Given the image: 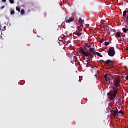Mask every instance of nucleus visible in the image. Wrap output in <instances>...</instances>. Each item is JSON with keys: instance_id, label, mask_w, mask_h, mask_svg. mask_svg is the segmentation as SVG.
Here are the masks:
<instances>
[{"instance_id": "nucleus-1", "label": "nucleus", "mask_w": 128, "mask_h": 128, "mask_svg": "<svg viewBox=\"0 0 128 128\" xmlns=\"http://www.w3.org/2000/svg\"><path fill=\"white\" fill-rule=\"evenodd\" d=\"M112 90H113V92H108L107 94L108 96H109L110 100H114L116 98V94H118V88H116V87L112 86Z\"/></svg>"}, {"instance_id": "nucleus-2", "label": "nucleus", "mask_w": 128, "mask_h": 128, "mask_svg": "<svg viewBox=\"0 0 128 128\" xmlns=\"http://www.w3.org/2000/svg\"><path fill=\"white\" fill-rule=\"evenodd\" d=\"M80 52H81V54H83L84 56L88 57V56H92V58H94V55H92V53L87 52H85L84 50L82 48H80Z\"/></svg>"}, {"instance_id": "nucleus-3", "label": "nucleus", "mask_w": 128, "mask_h": 128, "mask_svg": "<svg viewBox=\"0 0 128 128\" xmlns=\"http://www.w3.org/2000/svg\"><path fill=\"white\" fill-rule=\"evenodd\" d=\"M114 54H116L114 48L110 47L108 51V56H114Z\"/></svg>"}, {"instance_id": "nucleus-4", "label": "nucleus", "mask_w": 128, "mask_h": 128, "mask_svg": "<svg viewBox=\"0 0 128 128\" xmlns=\"http://www.w3.org/2000/svg\"><path fill=\"white\" fill-rule=\"evenodd\" d=\"M113 84H114L116 88H118V86H120V78H116L114 80Z\"/></svg>"}, {"instance_id": "nucleus-5", "label": "nucleus", "mask_w": 128, "mask_h": 128, "mask_svg": "<svg viewBox=\"0 0 128 128\" xmlns=\"http://www.w3.org/2000/svg\"><path fill=\"white\" fill-rule=\"evenodd\" d=\"M74 16L70 18L69 16H66V18H65L66 22H74Z\"/></svg>"}, {"instance_id": "nucleus-6", "label": "nucleus", "mask_w": 128, "mask_h": 128, "mask_svg": "<svg viewBox=\"0 0 128 128\" xmlns=\"http://www.w3.org/2000/svg\"><path fill=\"white\" fill-rule=\"evenodd\" d=\"M104 62L106 64H108L109 66H114V62L110 60H108Z\"/></svg>"}, {"instance_id": "nucleus-7", "label": "nucleus", "mask_w": 128, "mask_h": 128, "mask_svg": "<svg viewBox=\"0 0 128 128\" xmlns=\"http://www.w3.org/2000/svg\"><path fill=\"white\" fill-rule=\"evenodd\" d=\"M112 112L113 116H118V108H116V110H112Z\"/></svg>"}, {"instance_id": "nucleus-8", "label": "nucleus", "mask_w": 128, "mask_h": 128, "mask_svg": "<svg viewBox=\"0 0 128 128\" xmlns=\"http://www.w3.org/2000/svg\"><path fill=\"white\" fill-rule=\"evenodd\" d=\"M109 76H110V75L108 74H106L104 75V78L106 82H110V78Z\"/></svg>"}, {"instance_id": "nucleus-9", "label": "nucleus", "mask_w": 128, "mask_h": 128, "mask_svg": "<svg viewBox=\"0 0 128 128\" xmlns=\"http://www.w3.org/2000/svg\"><path fill=\"white\" fill-rule=\"evenodd\" d=\"M84 22V20H82L80 18H79L78 20V24H80V26H84L82 24V22Z\"/></svg>"}, {"instance_id": "nucleus-10", "label": "nucleus", "mask_w": 128, "mask_h": 128, "mask_svg": "<svg viewBox=\"0 0 128 128\" xmlns=\"http://www.w3.org/2000/svg\"><path fill=\"white\" fill-rule=\"evenodd\" d=\"M6 26L4 24H0V30H6Z\"/></svg>"}, {"instance_id": "nucleus-11", "label": "nucleus", "mask_w": 128, "mask_h": 128, "mask_svg": "<svg viewBox=\"0 0 128 128\" xmlns=\"http://www.w3.org/2000/svg\"><path fill=\"white\" fill-rule=\"evenodd\" d=\"M94 48H89V52L90 54V52H92V54H94V56H96V52L94 51Z\"/></svg>"}, {"instance_id": "nucleus-12", "label": "nucleus", "mask_w": 128, "mask_h": 128, "mask_svg": "<svg viewBox=\"0 0 128 128\" xmlns=\"http://www.w3.org/2000/svg\"><path fill=\"white\" fill-rule=\"evenodd\" d=\"M116 38H120V33L119 32H116L115 34Z\"/></svg>"}, {"instance_id": "nucleus-13", "label": "nucleus", "mask_w": 128, "mask_h": 128, "mask_svg": "<svg viewBox=\"0 0 128 128\" xmlns=\"http://www.w3.org/2000/svg\"><path fill=\"white\" fill-rule=\"evenodd\" d=\"M20 14L21 16H24V14H26V12H24V9H22L20 10Z\"/></svg>"}, {"instance_id": "nucleus-14", "label": "nucleus", "mask_w": 128, "mask_h": 128, "mask_svg": "<svg viewBox=\"0 0 128 128\" xmlns=\"http://www.w3.org/2000/svg\"><path fill=\"white\" fill-rule=\"evenodd\" d=\"M84 26H78V30H79V32H82V30Z\"/></svg>"}, {"instance_id": "nucleus-15", "label": "nucleus", "mask_w": 128, "mask_h": 128, "mask_svg": "<svg viewBox=\"0 0 128 128\" xmlns=\"http://www.w3.org/2000/svg\"><path fill=\"white\" fill-rule=\"evenodd\" d=\"M96 54H97V56H100V58H102V55L100 54V53L98 52H96Z\"/></svg>"}, {"instance_id": "nucleus-16", "label": "nucleus", "mask_w": 128, "mask_h": 128, "mask_svg": "<svg viewBox=\"0 0 128 128\" xmlns=\"http://www.w3.org/2000/svg\"><path fill=\"white\" fill-rule=\"evenodd\" d=\"M16 10H17V12H20V6L16 7Z\"/></svg>"}, {"instance_id": "nucleus-17", "label": "nucleus", "mask_w": 128, "mask_h": 128, "mask_svg": "<svg viewBox=\"0 0 128 128\" xmlns=\"http://www.w3.org/2000/svg\"><path fill=\"white\" fill-rule=\"evenodd\" d=\"M122 30L124 32H128V29L124 28H122Z\"/></svg>"}, {"instance_id": "nucleus-18", "label": "nucleus", "mask_w": 128, "mask_h": 128, "mask_svg": "<svg viewBox=\"0 0 128 128\" xmlns=\"http://www.w3.org/2000/svg\"><path fill=\"white\" fill-rule=\"evenodd\" d=\"M92 56H88V58H87V59L88 60H92Z\"/></svg>"}, {"instance_id": "nucleus-19", "label": "nucleus", "mask_w": 128, "mask_h": 128, "mask_svg": "<svg viewBox=\"0 0 128 128\" xmlns=\"http://www.w3.org/2000/svg\"><path fill=\"white\" fill-rule=\"evenodd\" d=\"M85 46H86L87 48H90V46H92L88 44V43H86Z\"/></svg>"}, {"instance_id": "nucleus-20", "label": "nucleus", "mask_w": 128, "mask_h": 128, "mask_svg": "<svg viewBox=\"0 0 128 128\" xmlns=\"http://www.w3.org/2000/svg\"><path fill=\"white\" fill-rule=\"evenodd\" d=\"M104 44L106 46H108V44H110V42H104Z\"/></svg>"}, {"instance_id": "nucleus-21", "label": "nucleus", "mask_w": 128, "mask_h": 128, "mask_svg": "<svg viewBox=\"0 0 128 128\" xmlns=\"http://www.w3.org/2000/svg\"><path fill=\"white\" fill-rule=\"evenodd\" d=\"M76 56H74L72 57L73 62H76Z\"/></svg>"}, {"instance_id": "nucleus-22", "label": "nucleus", "mask_w": 128, "mask_h": 128, "mask_svg": "<svg viewBox=\"0 0 128 128\" xmlns=\"http://www.w3.org/2000/svg\"><path fill=\"white\" fill-rule=\"evenodd\" d=\"M118 114H122V116L124 115V113L122 112V110H120L119 112L118 111Z\"/></svg>"}, {"instance_id": "nucleus-23", "label": "nucleus", "mask_w": 128, "mask_h": 128, "mask_svg": "<svg viewBox=\"0 0 128 128\" xmlns=\"http://www.w3.org/2000/svg\"><path fill=\"white\" fill-rule=\"evenodd\" d=\"M10 14L12 15V14H14V10H12L10 11Z\"/></svg>"}, {"instance_id": "nucleus-24", "label": "nucleus", "mask_w": 128, "mask_h": 128, "mask_svg": "<svg viewBox=\"0 0 128 128\" xmlns=\"http://www.w3.org/2000/svg\"><path fill=\"white\" fill-rule=\"evenodd\" d=\"M94 0H90L88 2V4H94Z\"/></svg>"}, {"instance_id": "nucleus-25", "label": "nucleus", "mask_w": 128, "mask_h": 128, "mask_svg": "<svg viewBox=\"0 0 128 128\" xmlns=\"http://www.w3.org/2000/svg\"><path fill=\"white\" fill-rule=\"evenodd\" d=\"M76 36H82V33L78 32L76 34Z\"/></svg>"}, {"instance_id": "nucleus-26", "label": "nucleus", "mask_w": 128, "mask_h": 128, "mask_svg": "<svg viewBox=\"0 0 128 128\" xmlns=\"http://www.w3.org/2000/svg\"><path fill=\"white\" fill-rule=\"evenodd\" d=\"M9 2L10 4H14V0H9Z\"/></svg>"}, {"instance_id": "nucleus-27", "label": "nucleus", "mask_w": 128, "mask_h": 128, "mask_svg": "<svg viewBox=\"0 0 128 128\" xmlns=\"http://www.w3.org/2000/svg\"><path fill=\"white\" fill-rule=\"evenodd\" d=\"M99 42H100V44L104 42V39L100 40Z\"/></svg>"}, {"instance_id": "nucleus-28", "label": "nucleus", "mask_w": 128, "mask_h": 128, "mask_svg": "<svg viewBox=\"0 0 128 128\" xmlns=\"http://www.w3.org/2000/svg\"><path fill=\"white\" fill-rule=\"evenodd\" d=\"M83 50H84H84H86V52H88V49L86 48V46H84V49L83 48Z\"/></svg>"}, {"instance_id": "nucleus-29", "label": "nucleus", "mask_w": 128, "mask_h": 128, "mask_svg": "<svg viewBox=\"0 0 128 128\" xmlns=\"http://www.w3.org/2000/svg\"><path fill=\"white\" fill-rule=\"evenodd\" d=\"M4 6H2L0 7V10H4Z\"/></svg>"}, {"instance_id": "nucleus-30", "label": "nucleus", "mask_w": 128, "mask_h": 128, "mask_svg": "<svg viewBox=\"0 0 128 128\" xmlns=\"http://www.w3.org/2000/svg\"><path fill=\"white\" fill-rule=\"evenodd\" d=\"M126 80H128V76H127L126 77Z\"/></svg>"}, {"instance_id": "nucleus-31", "label": "nucleus", "mask_w": 128, "mask_h": 128, "mask_svg": "<svg viewBox=\"0 0 128 128\" xmlns=\"http://www.w3.org/2000/svg\"><path fill=\"white\" fill-rule=\"evenodd\" d=\"M2 2H6V0H2Z\"/></svg>"}, {"instance_id": "nucleus-32", "label": "nucleus", "mask_w": 128, "mask_h": 128, "mask_svg": "<svg viewBox=\"0 0 128 128\" xmlns=\"http://www.w3.org/2000/svg\"><path fill=\"white\" fill-rule=\"evenodd\" d=\"M100 62H104V60H100Z\"/></svg>"}, {"instance_id": "nucleus-33", "label": "nucleus", "mask_w": 128, "mask_h": 128, "mask_svg": "<svg viewBox=\"0 0 128 128\" xmlns=\"http://www.w3.org/2000/svg\"><path fill=\"white\" fill-rule=\"evenodd\" d=\"M84 60H86V58L84 57L83 58Z\"/></svg>"}]
</instances>
